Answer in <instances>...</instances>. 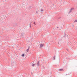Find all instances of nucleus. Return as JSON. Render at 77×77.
Here are the masks:
<instances>
[{"mask_svg":"<svg viewBox=\"0 0 77 77\" xmlns=\"http://www.w3.org/2000/svg\"><path fill=\"white\" fill-rule=\"evenodd\" d=\"M30 48L29 47L28 48V49H27L26 51L27 52H29V49Z\"/></svg>","mask_w":77,"mask_h":77,"instance_id":"obj_4","label":"nucleus"},{"mask_svg":"<svg viewBox=\"0 0 77 77\" xmlns=\"http://www.w3.org/2000/svg\"><path fill=\"white\" fill-rule=\"evenodd\" d=\"M33 24H35V25H36V23H35V22H33Z\"/></svg>","mask_w":77,"mask_h":77,"instance_id":"obj_11","label":"nucleus"},{"mask_svg":"<svg viewBox=\"0 0 77 77\" xmlns=\"http://www.w3.org/2000/svg\"><path fill=\"white\" fill-rule=\"evenodd\" d=\"M74 22V23H76V22H77V20H75Z\"/></svg>","mask_w":77,"mask_h":77,"instance_id":"obj_8","label":"nucleus"},{"mask_svg":"<svg viewBox=\"0 0 77 77\" xmlns=\"http://www.w3.org/2000/svg\"><path fill=\"white\" fill-rule=\"evenodd\" d=\"M74 9V8H72L70 9V10L68 12V14H69V13L71 12H72V10H73Z\"/></svg>","mask_w":77,"mask_h":77,"instance_id":"obj_1","label":"nucleus"},{"mask_svg":"<svg viewBox=\"0 0 77 77\" xmlns=\"http://www.w3.org/2000/svg\"><path fill=\"white\" fill-rule=\"evenodd\" d=\"M21 36H23V35H21Z\"/></svg>","mask_w":77,"mask_h":77,"instance_id":"obj_15","label":"nucleus"},{"mask_svg":"<svg viewBox=\"0 0 77 77\" xmlns=\"http://www.w3.org/2000/svg\"><path fill=\"white\" fill-rule=\"evenodd\" d=\"M22 57H24V54H23L22 55Z\"/></svg>","mask_w":77,"mask_h":77,"instance_id":"obj_10","label":"nucleus"},{"mask_svg":"<svg viewBox=\"0 0 77 77\" xmlns=\"http://www.w3.org/2000/svg\"><path fill=\"white\" fill-rule=\"evenodd\" d=\"M67 59H68V58H66Z\"/></svg>","mask_w":77,"mask_h":77,"instance_id":"obj_14","label":"nucleus"},{"mask_svg":"<svg viewBox=\"0 0 77 77\" xmlns=\"http://www.w3.org/2000/svg\"><path fill=\"white\" fill-rule=\"evenodd\" d=\"M32 23V22H30V27H31V24H32V23Z\"/></svg>","mask_w":77,"mask_h":77,"instance_id":"obj_7","label":"nucleus"},{"mask_svg":"<svg viewBox=\"0 0 77 77\" xmlns=\"http://www.w3.org/2000/svg\"><path fill=\"white\" fill-rule=\"evenodd\" d=\"M43 46H44V44H40V48H42V47H43Z\"/></svg>","mask_w":77,"mask_h":77,"instance_id":"obj_2","label":"nucleus"},{"mask_svg":"<svg viewBox=\"0 0 77 77\" xmlns=\"http://www.w3.org/2000/svg\"><path fill=\"white\" fill-rule=\"evenodd\" d=\"M41 11H44V10H43V9H41Z\"/></svg>","mask_w":77,"mask_h":77,"instance_id":"obj_12","label":"nucleus"},{"mask_svg":"<svg viewBox=\"0 0 77 77\" xmlns=\"http://www.w3.org/2000/svg\"><path fill=\"white\" fill-rule=\"evenodd\" d=\"M35 64H32V66H35Z\"/></svg>","mask_w":77,"mask_h":77,"instance_id":"obj_5","label":"nucleus"},{"mask_svg":"<svg viewBox=\"0 0 77 77\" xmlns=\"http://www.w3.org/2000/svg\"><path fill=\"white\" fill-rule=\"evenodd\" d=\"M37 66H39V62L38 61L37 63Z\"/></svg>","mask_w":77,"mask_h":77,"instance_id":"obj_3","label":"nucleus"},{"mask_svg":"<svg viewBox=\"0 0 77 77\" xmlns=\"http://www.w3.org/2000/svg\"><path fill=\"white\" fill-rule=\"evenodd\" d=\"M55 56H54L53 57L54 60H55Z\"/></svg>","mask_w":77,"mask_h":77,"instance_id":"obj_9","label":"nucleus"},{"mask_svg":"<svg viewBox=\"0 0 77 77\" xmlns=\"http://www.w3.org/2000/svg\"><path fill=\"white\" fill-rule=\"evenodd\" d=\"M63 70V69H60L59 70V71H62V70Z\"/></svg>","mask_w":77,"mask_h":77,"instance_id":"obj_6","label":"nucleus"},{"mask_svg":"<svg viewBox=\"0 0 77 77\" xmlns=\"http://www.w3.org/2000/svg\"><path fill=\"white\" fill-rule=\"evenodd\" d=\"M37 13H38V12H36V14H37Z\"/></svg>","mask_w":77,"mask_h":77,"instance_id":"obj_13","label":"nucleus"}]
</instances>
